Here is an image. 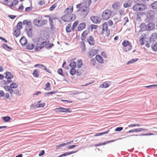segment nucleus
Here are the masks:
<instances>
[{
	"label": "nucleus",
	"instance_id": "obj_64",
	"mask_svg": "<svg viewBox=\"0 0 157 157\" xmlns=\"http://www.w3.org/2000/svg\"><path fill=\"white\" fill-rule=\"evenodd\" d=\"M123 129V128L122 127H118L117 128L115 131L116 132H119L122 131Z\"/></svg>",
	"mask_w": 157,
	"mask_h": 157
},
{
	"label": "nucleus",
	"instance_id": "obj_8",
	"mask_svg": "<svg viewBox=\"0 0 157 157\" xmlns=\"http://www.w3.org/2000/svg\"><path fill=\"white\" fill-rule=\"evenodd\" d=\"M155 14V12L152 10H150L147 12L146 17L148 21L152 20L154 18Z\"/></svg>",
	"mask_w": 157,
	"mask_h": 157
},
{
	"label": "nucleus",
	"instance_id": "obj_54",
	"mask_svg": "<svg viewBox=\"0 0 157 157\" xmlns=\"http://www.w3.org/2000/svg\"><path fill=\"white\" fill-rule=\"evenodd\" d=\"M151 48L154 51H157V44L156 43L153 46L152 45Z\"/></svg>",
	"mask_w": 157,
	"mask_h": 157
},
{
	"label": "nucleus",
	"instance_id": "obj_60",
	"mask_svg": "<svg viewBox=\"0 0 157 157\" xmlns=\"http://www.w3.org/2000/svg\"><path fill=\"white\" fill-rule=\"evenodd\" d=\"M110 33V29H107L106 30H105V36H109Z\"/></svg>",
	"mask_w": 157,
	"mask_h": 157
},
{
	"label": "nucleus",
	"instance_id": "obj_50",
	"mask_svg": "<svg viewBox=\"0 0 157 157\" xmlns=\"http://www.w3.org/2000/svg\"><path fill=\"white\" fill-rule=\"evenodd\" d=\"M50 83L49 82H48L46 84V88H44V89L46 90H51L50 88Z\"/></svg>",
	"mask_w": 157,
	"mask_h": 157
},
{
	"label": "nucleus",
	"instance_id": "obj_18",
	"mask_svg": "<svg viewBox=\"0 0 157 157\" xmlns=\"http://www.w3.org/2000/svg\"><path fill=\"white\" fill-rule=\"evenodd\" d=\"M6 91L9 92L11 96H12L13 89H10V86H5L3 87Z\"/></svg>",
	"mask_w": 157,
	"mask_h": 157
},
{
	"label": "nucleus",
	"instance_id": "obj_14",
	"mask_svg": "<svg viewBox=\"0 0 157 157\" xmlns=\"http://www.w3.org/2000/svg\"><path fill=\"white\" fill-rule=\"evenodd\" d=\"M144 130H148L147 129H144L143 128H139L136 129H134L129 130L127 132V133H130L135 132H140L141 131Z\"/></svg>",
	"mask_w": 157,
	"mask_h": 157
},
{
	"label": "nucleus",
	"instance_id": "obj_34",
	"mask_svg": "<svg viewBox=\"0 0 157 157\" xmlns=\"http://www.w3.org/2000/svg\"><path fill=\"white\" fill-rule=\"evenodd\" d=\"M71 61L69 64L70 66L72 68H75L76 67V63L75 61H73L72 60H71Z\"/></svg>",
	"mask_w": 157,
	"mask_h": 157
},
{
	"label": "nucleus",
	"instance_id": "obj_28",
	"mask_svg": "<svg viewBox=\"0 0 157 157\" xmlns=\"http://www.w3.org/2000/svg\"><path fill=\"white\" fill-rule=\"evenodd\" d=\"M39 71L38 70L36 69L34 70L33 73V76L36 78H38L39 76Z\"/></svg>",
	"mask_w": 157,
	"mask_h": 157
},
{
	"label": "nucleus",
	"instance_id": "obj_25",
	"mask_svg": "<svg viewBox=\"0 0 157 157\" xmlns=\"http://www.w3.org/2000/svg\"><path fill=\"white\" fill-rule=\"evenodd\" d=\"M35 45L32 43H29L27 44L26 48L28 50H32L34 47Z\"/></svg>",
	"mask_w": 157,
	"mask_h": 157
},
{
	"label": "nucleus",
	"instance_id": "obj_59",
	"mask_svg": "<svg viewBox=\"0 0 157 157\" xmlns=\"http://www.w3.org/2000/svg\"><path fill=\"white\" fill-rule=\"evenodd\" d=\"M111 141H105L102 143H101L99 144V146L103 145H105L106 144H108L110 142H111Z\"/></svg>",
	"mask_w": 157,
	"mask_h": 157
},
{
	"label": "nucleus",
	"instance_id": "obj_10",
	"mask_svg": "<svg viewBox=\"0 0 157 157\" xmlns=\"http://www.w3.org/2000/svg\"><path fill=\"white\" fill-rule=\"evenodd\" d=\"M98 51L96 49H92L89 52L88 56L90 58H91L97 53Z\"/></svg>",
	"mask_w": 157,
	"mask_h": 157
},
{
	"label": "nucleus",
	"instance_id": "obj_21",
	"mask_svg": "<svg viewBox=\"0 0 157 157\" xmlns=\"http://www.w3.org/2000/svg\"><path fill=\"white\" fill-rule=\"evenodd\" d=\"M5 74L6 75L5 78L7 79H11L13 77V74L10 72H6Z\"/></svg>",
	"mask_w": 157,
	"mask_h": 157
},
{
	"label": "nucleus",
	"instance_id": "obj_1",
	"mask_svg": "<svg viewBox=\"0 0 157 157\" xmlns=\"http://www.w3.org/2000/svg\"><path fill=\"white\" fill-rule=\"evenodd\" d=\"M76 18V16L75 14L68 13L65 14L62 17L61 19L65 22H70L74 21Z\"/></svg>",
	"mask_w": 157,
	"mask_h": 157
},
{
	"label": "nucleus",
	"instance_id": "obj_5",
	"mask_svg": "<svg viewBox=\"0 0 157 157\" xmlns=\"http://www.w3.org/2000/svg\"><path fill=\"white\" fill-rule=\"evenodd\" d=\"M111 11L109 10H106L104 11L102 14V18L103 20L108 19L111 15Z\"/></svg>",
	"mask_w": 157,
	"mask_h": 157
},
{
	"label": "nucleus",
	"instance_id": "obj_13",
	"mask_svg": "<svg viewBox=\"0 0 157 157\" xmlns=\"http://www.w3.org/2000/svg\"><path fill=\"white\" fill-rule=\"evenodd\" d=\"M86 27V24L84 22L80 23L78 27V31H81L84 29Z\"/></svg>",
	"mask_w": 157,
	"mask_h": 157
},
{
	"label": "nucleus",
	"instance_id": "obj_23",
	"mask_svg": "<svg viewBox=\"0 0 157 157\" xmlns=\"http://www.w3.org/2000/svg\"><path fill=\"white\" fill-rule=\"evenodd\" d=\"M77 152V151H71V152H65V153L60 155L59 156V157H63V156H67L68 155Z\"/></svg>",
	"mask_w": 157,
	"mask_h": 157
},
{
	"label": "nucleus",
	"instance_id": "obj_6",
	"mask_svg": "<svg viewBox=\"0 0 157 157\" xmlns=\"http://www.w3.org/2000/svg\"><path fill=\"white\" fill-rule=\"evenodd\" d=\"M122 44L124 47H127L124 48V50L126 52L129 51L132 48V45L131 43L128 40H124L123 41Z\"/></svg>",
	"mask_w": 157,
	"mask_h": 157
},
{
	"label": "nucleus",
	"instance_id": "obj_57",
	"mask_svg": "<svg viewBox=\"0 0 157 157\" xmlns=\"http://www.w3.org/2000/svg\"><path fill=\"white\" fill-rule=\"evenodd\" d=\"M78 24V21H75L74 23H73L72 27V30H74V29L76 27V26Z\"/></svg>",
	"mask_w": 157,
	"mask_h": 157
},
{
	"label": "nucleus",
	"instance_id": "obj_36",
	"mask_svg": "<svg viewBox=\"0 0 157 157\" xmlns=\"http://www.w3.org/2000/svg\"><path fill=\"white\" fill-rule=\"evenodd\" d=\"M151 7L153 9H157V1L153 3L151 5Z\"/></svg>",
	"mask_w": 157,
	"mask_h": 157
},
{
	"label": "nucleus",
	"instance_id": "obj_17",
	"mask_svg": "<svg viewBox=\"0 0 157 157\" xmlns=\"http://www.w3.org/2000/svg\"><path fill=\"white\" fill-rule=\"evenodd\" d=\"M154 27V24L152 23H150L147 25V30H151L153 29Z\"/></svg>",
	"mask_w": 157,
	"mask_h": 157
},
{
	"label": "nucleus",
	"instance_id": "obj_61",
	"mask_svg": "<svg viewBox=\"0 0 157 157\" xmlns=\"http://www.w3.org/2000/svg\"><path fill=\"white\" fill-rule=\"evenodd\" d=\"M57 72L58 73L62 76H64L63 73V70L61 68H59L58 69Z\"/></svg>",
	"mask_w": 157,
	"mask_h": 157
},
{
	"label": "nucleus",
	"instance_id": "obj_16",
	"mask_svg": "<svg viewBox=\"0 0 157 157\" xmlns=\"http://www.w3.org/2000/svg\"><path fill=\"white\" fill-rule=\"evenodd\" d=\"M13 31L14 36L16 37H17L20 34L21 31L20 29L17 28H14Z\"/></svg>",
	"mask_w": 157,
	"mask_h": 157
},
{
	"label": "nucleus",
	"instance_id": "obj_49",
	"mask_svg": "<svg viewBox=\"0 0 157 157\" xmlns=\"http://www.w3.org/2000/svg\"><path fill=\"white\" fill-rule=\"evenodd\" d=\"M15 28H17L21 30V29H22V22L21 21H19L16 27Z\"/></svg>",
	"mask_w": 157,
	"mask_h": 157
},
{
	"label": "nucleus",
	"instance_id": "obj_40",
	"mask_svg": "<svg viewBox=\"0 0 157 157\" xmlns=\"http://www.w3.org/2000/svg\"><path fill=\"white\" fill-rule=\"evenodd\" d=\"M91 3V1L90 0H84V2L82 4H84L87 6L89 7Z\"/></svg>",
	"mask_w": 157,
	"mask_h": 157
},
{
	"label": "nucleus",
	"instance_id": "obj_22",
	"mask_svg": "<svg viewBox=\"0 0 157 157\" xmlns=\"http://www.w3.org/2000/svg\"><path fill=\"white\" fill-rule=\"evenodd\" d=\"M73 6H71L66 9L65 11V13H71L73 11Z\"/></svg>",
	"mask_w": 157,
	"mask_h": 157
},
{
	"label": "nucleus",
	"instance_id": "obj_51",
	"mask_svg": "<svg viewBox=\"0 0 157 157\" xmlns=\"http://www.w3.org/2000/svg\"><path fill=\"white\" fill-rule=\"evenodd\" d=\"M154 87H157V84L149 85L148 86H144V87H145L151 89H154Z\"/></svg>",
	"mask_w": 157,
	"mask_h": 157
},
{
	"label": "nucleus",
	"instance_id": "obj_43",
	"mask_svg": "<svg viewBox=\"0 0 157 157\" xmlns=\"http://www.w3.org/2000/svg\"><path fill=\"white\" fill-rule=\"evenodd\" d=\"M98 26L95 25H92L89 26L88 29H91V31H92L93 29H97Z\"/></svg>",
	"mask_w": 157,
	"mask_h": 157
},
{
	"label": "nucleus",
	"instance_id": "obj_42",
	"mask_svg": "<svg viewBox=\"0 0 157 157\" xmlns=\"http://www.w3.org/2000/svg\"><path fill=\"white\" fill-rule=\"evenodd\" d=\"M109 131V130H108L107 131L103 132H102L98 133L96 134L95 135H94V136H100L101 135H104L105 134H106L108 133Z\"/></svg>",
	"mask_w": 157,
	"mask_h": 157
},
{
	"label": "nucleus",
	"instance_id": "obj_62",
	"mask_svg": "<svg viewBox=\"0 0 157 157\" xmlns=\"http://www.w3.org/2000/svg\"><path fill=\"white\" fill-rule=\"evenodd\" d=\"M123 21H124V25H126V23L128 22L129 21L128 18L127 17H124L123 19Z\"/></svg>",
	"mask_w": 157,
	"mask_h": 157
},
{
	"label": "nucleus",
	"instance_id": "obj_39",
	"mask_svg": "<svg viewBox=\"0 0 157 157\" xmlns=\"http://www.w3.org/2000/svg\"><path fill=\"white\" fill-rule=\"evenodd\" d=\"M138 60V59L137 58L135 59H132L131 60H129L127 63V64H132L134 62L137 61Z\"/></svg>",
	"mask_w": 157,
	"mask_h": 157
},
{
	"label": "nucleus",
	"instance_id": "obj_9",
	"mask_svg": "<svg viewBox=\"0 0 157 157\" xmlns=\"http://www.w3.org/2000/svg\"><path fill=\"white\" fill-rule=\"evenodd\" d=\"M86 40L89 44L90 45H93L95 44V40L93 36L90 35L87 38Z\"/></svg>",
	"mask_w": 157,
	"mask_h": 157
},
{
	"label": "nucleus",
	"instance_id": "obj_56",
	"mask_svg": "<svg viewBox=\"0 0 157 157\" xmlns=\"http://www.w3.org/2000/svg\"><path fill=\"white\" fill-rule=\"evenodd\" d=\"M43 47H42L40 45L39 46H36V47L34 48V50L35 51H38L41 50L42 48Z\"/></svg>",
	"mask_w": 157,
	"mask_h": 157
},
{
	"label": "nucleus",
	"instance_id": "obj_32",
	"mask_svg": "<svg viewBox=\"0 0 157 157\" xmlns=\"http://www.w3.org/2000/svg\"><path fill=\"white\" fill-rule=\"evenodd\" d=\"M10 89H16L18 87L17 84L15 82H12L10 85Z\"/></svg>",
	"mask_w": 157,
	"mask_h": 157
},
{
	"label": "nucleus",
	"instance_id": "obj_4",
	"mask_svg": "<svg viewBox=\"0 0 157 157\" xmlns=\"http://www.w3.org/2000/svg\"><path fill=\"white\" fill-rule=\"evenodd\" d=\"M48 21L46 20H40L36 18L34 20L33 23L34 25L37 27H40L44 25L47 23Z\"/></svg>",
	"mask_w": 157,
	"mask_h": 157
},
{
	"label": "nucleus",
	"instance_id": "obj_45",
	"mask_svg": "<svg viewBox=\"0 0 157 157\" xmlns=\"http://www.w3.org/2000/svg\"><path fill=\"white\" fill-rule=\"evenodd\" d=\"M76 73V70L75 68H71L70 70V73L72 75H73L75 74Z\"/></svg>",
	"mask_w": 157,
	"mask_h": 157
},
{
	"label": "nucleus",
	"instance_id": "obj_48",
	"mask_svg": "<svg viewBox=\"0 0 157 157\" xmlns=\"http://www.w3.org/2000/svg\"><path fill=\"white\" fill-rule=\"evenodd\" d=\"M119 2H117L114 3L112 5V7L114 9L116 10L117 9L119 6Z\"/></svg>",
	"mask_w": 157,
	"mask_h": 157
},
{
	"label": "nucleus",
	"instance_id": "obj_2",
	"mask_svg": "<svg viewBox=\"0 0 157 157\" xmlns=\"http://www.w3.org/2000/svg\"><path fill=\"white\" fill-rule=\"evenodd\" d=\"M89 8L84 4H82V6L78 10V11H80L81 14L83 15V16H86L87 15L89 11Z\"/></svg>",
	"mask_w": 157,
	"mask_h": 157
},
{
	"label": "nucleus",
	"instance_id": "obj_58",
	"mask_svg": "<svg viewBox=\"0 0 157 157\" xmlns=\"http://www.w3.org/2000/svg\"><path fill=\"white\" fill-rule=\"evenodd\" d=\"M49 21L50 26L54 25V23L53 21V19L51 17H50L49 19Z\"/></svg>",
	"mask_w": 157,
	"mask_h": 157
},
{
	"label": "nucleus",
	"instance_id": "obj_33",
	"mask_svg": "<svg viewBox=\"0 0 157 157\" xmlns=\"http://www.w3.org/2000/svg\"><path fill=\"white\" fill-rule=\"evenodd\" d=\"M155 134H154L153 133H144L143 134H140V135H132V136H151V135H154Z\"/></svg>",
	"mask_w": 157,
	"mask_h": 157
},
{
	"label": "nucleus",
	"instance_id": "obj_12",
	"mask_svg": "<svg viewBox=\"0 0 157 157\" xmlns=\"http://www.w3.org/2000/svg\"><path fill=\"white\" fill-rule=\"evenodd\" d=\"M90 19L95 24H98L100 22V18L97 16L91 17Z\"/></svg>",
	"mask_w": 157,
	"mask_h": 157
},
{
	"label": "nucleus",
	"instance_id": "obj_24",
	"mask_svg": "<svg viewBox=\"0 0 157 157\" xmlns=\"http://www.w3.org/2000/svg\"><path fill=\"white\" fill-rule=\"evenodd\" d=\"M23 25H26L25 27H27L32 25V23L30 21H28L27 20H25L23 21Z\"/></svg>",
	"mask_w": 157,
	"mask_h": 157
},
{
	"label": "nucleus",
	"instance_id": "obj_55",
	"mask_svg": "<svg viewBox=\"0 0 157 157\" xmlns=\"http://www.w3.org/2000/svg\"><path fill=\"white\" fill-rule=\"evenodd\" d=\"M45 104L42 103L38 105L36 104L35 105L33 106H35L36 107H43L45 106Z\"/></svg>",
	"mask_w": 157,
	"mask_h": 157
},
{
	"label": "nucleus",
	"instance_id": "obj_41",
	"mask_svg": "<svg viewBox=\"0 0 157 157\" xmlns=\"http://www.w3.org/2000/svg\"><path fill=\"white\" fill-rule=\"evenodd\" d=\"M96 63V59L95 58H93L90 61V64L93 66H95Z\"/></svg>",
	"mask_w": 157,
	"mask_h": 157
},
{
	"label": "nucleus",
	"instance_id": "obj_7",
	"mask_svg": "<svg viewBox=\"0 0 157 157\" xmlns=\"http://www.w3.org/2000/svg\"><path fill=\"white\" fill-rule=\"evenodd\" d=\"M33 26L32 25L28 26L25 27V31L29 37H32L33 36V31H32Z\"/></svg>",
	"mask_w": 157,
	"mask_h": 157
},
{
	"label": "nucleus",
	"instance_id": "obj_31",
	"mask_svg": "<svg viewBox=\"0 0 157 157\" xmlns=\"http://www.w3.org/2000/svg\"><path fill=\"white\" fill-rule=\"evenodd\" d=\"M13 93L17 96H20L21 94L18 89H13L12 94Z\"/></svg>",
	"mask_w": 157,
	"mask_h": 157
},
{
	"label": "nucleus",
	"instance_id": "obj_19",
	"mask_svg": "<svg viewBox=\"0 0 157 157\" xmlns=\"http://www.w3.org/2000/svg\"><path fill=\"white\" fill-rule=\"evenodd\" d=\"M132 4V2L131 0H129L128 1H126L124 4V7L126 8L127 7H129L131 6Z\"/></svg>",
	"mask_w": 157,
	"mask_h": 157
},
{
	"label": "nucleus",
	"instance_id": "obj_52",
	"mask_svg": "<svg viewBox=\"0 0 157 157\" xmlns=\"http://www.w3.org/2000/svg\"><path fill=\"white\" fill-rule=\"evenodd\" d=\"M57 6V3H55L49 8V10L51 11H52Z\"/></svg>",
	"mask_w": 157,
	"mask_h": 157
},
{
	"label": "nucleus",
	"instance_id": "obj_63",
	"mask_svg": "<svg viewBox=\"0 0 157 157\" xmlns=\"http://www.w3.org/2000/svg\"><path fill=\"white\" fill-rule=\"evenodd\" d=\"M54 46V45L53 44H49L48 46H47L46 47V48L47 49H50L52 47Z\"/></svg>",
	"mask_w": 157,
	"mask_h": 157
},
{
	"label": "nucleus",
	"instance_id": "obj_26",
	"mask_svg": "<svg viewBox=\"0 0 157 157\" xmlns=\"http://www.w3.org/2000/svg\"><path fill=\"white\" fill-rule=\"evenodd\" d=\"M140 28L141 29L140 30L141 31H145L146 30L147 25L145 23H142L140 25Z\"/></svg>",
	"mask_w": 157,
	"mask_h": 157
},
{
	"label": "nucleus",
	"instance_id": "obj_35",
	"mask_svg": "<svg viewBox=\"0 0 157 157\" xmlns=\"http://www.w3.org/2000/svg\"><path fill=\"white\" fill-rule=\"evenodd\" d=\"M56 91H52L48 92H46L44 94V97L49 96L50 95H52V94H56Z\"/></svg>",
	"mask_w": 157,
	"mask_h": 157
},
{
	"label": "nucleus",
	"instance_id": "obj_44",
	"mask_svg": "<svg viewBox=\"0 0 157 157\" xmlns=\"http://www.w3.org/2000/svg\"><path fill=\"white\" fill-rule=\"evenodd\" d=\"M4 121L5 122H8L11 119V118L8 116L2 117Z\"/></svg>",
	"mask_w": 157,
	"mask_h": 157
},
{
	"label": "nucleus",
	"instance_id": "obj_3",
	"mask_svg": "<svg viewBox=\"0 0 157 157\" xmlns=\"http://www.w3.org/2000/svg\"><path fill=\"white\" fill-rule=\"evenodd\" d=\"M146 6L144 4L140 3H136L133 7V9L136 11H142L144 10Z\"/></svg>",
	"mask_w": 157,
	"mask_h": 157
},
{
	"label": "nucleus",
	"instance_id": "obj_53",
	"mask_svg": "<svg viewBox=\"0 0 157 157\" xmlns=\"http://www.w3.org/2000/svg\"><path fill=\"white\" fill-rule=\"evenodd\" d=\"M103 30H106L108 29V24L107 22H105L103 25L102 29Z\"/></svg>",
	"mask_w": 157,
	"mask_h": 157
},
{
	"label": "nucleus",
	"instance_id": "obj_20",
	"mask_svg": "<svg viewBox=\"0 0 157 157\" xmlns=\"http://www.w3.org/2000/svg\"><path fill=\"white\" fill-rule=\"evenodd\" d=\"M95 59L98 63H103V59L99 55H97L95 57Z\"/></svg>",
	"mask_w": 157,
	"mask_h": 157
},
{
	"label": "nucleus",
	"instance_id": "obj_27",
	"mask_svg": "<svg viewBox=\"0 0 157 157\" xmlns=\"http://www.w3.org/2000/svg\"><path fill=\"white\" fill-rule=\"evenodd\" d=\"M81 44V48H82V50L83 52H84L86 50V45L84 42L83 41H81L80 43Z\"/></svg>",
	"mask_w": 157,
	"mask_h": 157
},
{
	"label": "nucleus",
	"instance_id": "obj_29",
	"mask_svg": "<svg viewBox=\"0 0 157 157\" xmlns=\"http://www.w3.org/2000/svg\"><path fill=\"white\" fill-rule=\"evenodd\" d=\"M157 37V33H154L151 35L150 38L151 41H155Z\"/></svg>",
	"mask_w": 157,
	"mask_h": 157
},
{
	"label": "nucleus",
	"instance_id": "obj_15",
	"mask_svg": "<svg viewBox=\"0 0 157 157\" xmlns=\"http://www.w3.org/2000/svg\"><path fill=\"white\" fill-rule=\"evenodd\" d=\"M20 42L22 46H24L27 43V40L24 36H23L20 39Z\"/></svg>",
	"mask_w": 157,
	"mask_h": 157
},
{
	"label": "nucleus",
	"instance_id": "obj_46",
	"mask_svg": "<svg viewBox=\"0 0 157 157\" xmlns=\"http://www.w3.org/2000/svg\"><path fill=\"white\" fill-rule=\"evenodd\" d=\"M78 64H77V65H78V68H81L82 67V60L80 59L78 60Z\"/></svg>",
	"mask_w": 157,
	"mask_h": 157
},
{
	"label": "nucleus",
	"instance_id": "obj_11",
	"mask_svg": "<svg viewBox=\"0 0 157 157\" xmlns=\"http://www.w3.org/2000/svg\"><path fill=\"white\" fill-rule=\"evenodd\" d=\"M90 31L89 30H85L82 33L81 35V40L82 41H85L86 37L89 34Z\"/></svg>",
	"mask_w": 157,
	"mask_h": 157
},
{
	"label": "nucleus",
	"instance_id": "obj_47",
	"mask_svg": "<svg viewBox=\"0 0 157 157\" xmlns=\"http://www.w3.org/2000/svg\"><path fill=\"white\" fill-rule=\"evenodd\" d=\"M66 145L65 143L59 144L56 146V149H58L59 148H62L64 147Z\"/></svg>",
	"mask_w": 157,
	"mask_h": 157
},
{
	"label": "nucleus",
	"instance_id": "obj_37",
	"mask_svg": "<svg viewBox=\"0 0 157 157\" xmlns=\"http://www.w3.org/2000/svg\"><path fill=\"white\" fill-rule=\"evenodd\" d=\"M62 109L63 110H66V113H71L72 111L71 110V109H66L63 108L62 107H60L59 108H56V109Z\"/></svg>",
	"mask_w": 157,
	"mask_h": 157
},
{
	"label": "nucleus",
	"instance_id": "obj_30",
	"mask_svg": "<svg viewBox=\"0 0 157 157\" xmlns=\"http://www.w3.org/2000/svg\"><path fill=\"white\" fill-rule=\"evenodd\" d=\"M2 47L7 51H10L12 49V48L7 45L5 44H3L2 45Z\"/></svg>",
	"mask_w": 157,
	"mask_h": 157
},
{
	"label": "nucleus",
	"instance_id": "obj_38",
	"mask_svg": "<svg viewBox=\"0 0 157 157\" xmlns=\"http://www.w3.org/2000/svg\"><path fill=\"white\" fill-rule=\"evenodd\" d=\"M109 85L106 82H104L100 85V87L102 88H106L108 87Z\"/></svg>",
	"mask_w": 157,
	"mask_h": 157
}]
</instances>
